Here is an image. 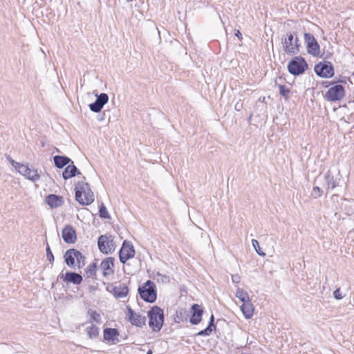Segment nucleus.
I'll list each match as a JSON object with an SVG mask.
<instances>
[{
	"label": "nucleus",
	"instance_id": "603ef678",
	"mask_svg": "<svg viewBox=\"0 0 354 354\" xmlns=\"http://www.w3.org/2000/svg\"><path fill=\"white\" fill-rule=\"evenodd\" d=\"M334 192H336V193H338V189H335Z\"/></svg>",
	"mask_w": 354,
	"mask_h": 354
},
{
	"label": "nucleus",
	"instance_id": "5701e85b",
	"mask_svg": "<svg viewBox=\"0 0 354 354\" xmlns=\"http://www.w3.org/2000/svg\"><path fill=\"white\" fill-rule=\"evenodd\" d=\"M241 310L245 319H249L252 318L254 314V307L250 299L249 301L242 303Z\"/></svg>",
	"mask_w": 354,
	"mask_h": 354
},
{
	"label": "nucleus",
	"instance_id": "a878e982",
	"mask_svg": "<svg viewBox=\"0 0 354 354\" xmlns=\"http://www.w3.org/2000/svg\"><path fill=\"white\" fill-rule=\"evenodd\" d=\"M86 333L89 338L95 339L99 335V328L93 324L86 328Z\"/></svg>",
	"mask_w": 354,
	"mask_h": 354
},
{
	"label": "nucleus",
	"instance_id": "c756f323",
	"mask_svg": "<svg viewBox=\"0 0 354 354\" xmlns=\"http://www.w3.org/2000/svg\"><path fill=\"white\" fill-rule=\"evenodd\" d=\"M97 271V263L94 262L91 264L86 270L87 277H93L96 274Z\"/></svg>",
	"mask_w": 354,
	"mask_h": 354
},
{
	"label": "nucleus",
	"instance_id": "a211bd4d",
	"mask_svg": "<svg viewBox=\"0 0 354 354\" xmlns=\"http://www.w3.org/2000/svg\"><path fill=\"white\" fill-rule=\"evenodd\" d=\"M115 259L113 257H106L100 263V268L102 270V274L104 277L109 276L114 273L113 268L114 267Z\"/></svg>",
	"mask_w": 354,
	"mask_h": 354
},
{
	"label": "nucleus",
	"instance_id": "72a5a7b5",
	"mask_svg": "<svg viewBox=\"0 0 354 354\" xmlns=\"http://www.w3.org/2000/svg\"><path fill=\"white\" fill-rule=\"evenodd\" d=\"M323 193V190L318 186H315L312 191V196L314 198L321 197Z\"/></svg>",
	"mask_w": 354,
	"mask_h": 354
},
{
	"label": "nucleus",
	"instance_id": "4468645a",
	"mask_svg": "<svg viewBox=\"0 0 354 354\" xmlns=\"http://www.w3.org/2000/svg\"><path fill=\"white\" fill-rule=\"evenodd\" d=\"M127 310H128V317L129 322L131 323L132 325L138 326V327H142V326L145 325L146 322V317L140 315V314L136 313L131 307L127 306Z\"/></svg>",
	"mask_w": 354,
	"mask_h": 354
},
{
	"label": "nucleus",
	"instance_id": "864d4df0",
	"mask_svg": "<svg viewBox=\"0 0 354 354\" xmlns=\"http://www.w3.org/2000/svg\"><path fill=\"white\" fill-rule=\"evenodd\" d=\"M102 120V116H100V118L99 119V120Z\"/></svg>",
	"mask_w": 354,
	"mask_h": 354
},
{
	"label": "nucleus",
	"instance_id": "bb28decb",
	"mask_svg": "<svg viewBox=\"0 0 354 354\" xmlns=\"http://www.w3.org/2000/svg\"><path fill=\"white\" fill-rule=\"evenodd\" d=\"M87 313L90 316V319L88 320L89 323H93V322L96 323L101 322V316L98 313H97V311L89 309Z\"/></svg>",
	"mask_w": 354,
	"mask_h": 354
},
{
	"label": "nucleus",
	"instance_id": "e433bc0d",
	"mask_svg": "<svg viewBox=\"0 0 354 354\" xmlns=\"http://www.w3.org/2000/svg\"><path fill=\"white\" fill-rule=\"evenodd\" d=\"M333 297H334L335 299H336L337 300H339V299L343 298V295L342 294V292H341V290H340L339 288H337L333 292Z\"/></svg>",
	"mask_w": 354,
	"mask_h": 354
},
{
	"label": "nucleus",
	"instance_id": "7c9ffc66",
	"mask_svg": "<svg viewBox=\"0 0 354 354\" xmlns=\"http://www.w3.org/2000/svg\"><path fill=\"white\" fill-rule=\"evenodd\" d=\"M78 257H76L77 263L75 264V266H77L79 269L82 268L83 266H84L86 263V258L82 254L81 252L77 250Z\"/></svg>",
	"mask_w": 354,
	"mask_h": 354
},
{
	"label": "nucleus",
	"instance_id": "ddd939ff",
	"mask_svg": "<svg viewBox=\"0 0 354 354\" xmlns=\"http://www.w3.org/2000/svg\"><path fill=\"white\" fill-rule=\"evenodd\" d=\"M96 100L95 102L91 103L88 106L91 111L94 113H99L101 111L104 106L109 101V95L105 93H102L100 95L95 94Z\"/></svg>",
	"mask_w": 354,
	"mask_h": 354
},
{
	"label": "nucleus",
	"instance_id": "473e14b6",
	"mask_svg": "<svg viewBox=\"0 0 354 354\" xmlns=\"http://www.w3.org/2000/svg\"><path fill=\"white\" fill-rule=\"evenodd\" d=\"M252 243L253 248H254L255 251L257 252V253L259 255H260L261 257H265L266 256V253L261 250L258 241H257L255 239H252Z\"/></svg>",
	"mask_w": 354,
	"mask_h": 354
},
{
	"label": "nucleus",
	"instance_id": "b1692460",
	"mask_svg": "<svg viewBox=\"0 0 354 354\" xmlns=\"http://www.w3.org/2000/svg\"><path fill=\"white\" fill-rule=\"evenodd\" d=\"M128 293L129 288L124 283H120L113 288V294L115 297L122 298L126 297Z\"/></svg>",
	"mask_w": 354,
	"mask_h": 354
},
{
	"label": "nucleus",
	"instance_id": "6ab92c4d",
	"mask_svg": "<svg viewBox=\"0 0 354 354\" xmlns=\"http://www.w3.org/2000/svg\"><path fill=\"white\" fill-rule=\"evenodd\" d=\"M104 341L111 342L115 344L120 342L118 339L119 332L118 329L113 328H106L103 330Z\"/></svg>",
	"mask_w": 354,
	"mask_h": 354
},
{
	"label": "nucleus",
	"instance_id": "2f4dec72",
	"mask_svg": "<svg viewBox=\"0 0 354 354\" xmlns=\"http://www.w3.org/2000/svg\"><path fill=\"white\" fill-rule=\"evenodd\" d=\"M214 330H215L214 328H211L207 325V326L205 329L198 332L196 335L203 337L209 336Z\"/></svg>",
	"mask_w": 354,
	"mask_h": 354
},
{
	"label": "nucleus",
	"instance_id": "9b49d317",
	"mask_svg": "<svg viewBox=\"0 0 354 354\" xmlns=\"http://www.w3.org/2000/svg\"><path fill=\"white\" fill-rule=\"evenodd\" d=\"M94 199V194L90 188L88 183L79 181L75 187V199Z\"/></svg>",
	"mask_w": 354,
	"mask_h": 354
},
{
	"label": "nucleus",
	"instance_id": "c03bdc74",
	"mask_svg": "<svg viewBox=\"0 0 354 354\" xmlns=\"http://www.w3.org/2000/svg\"><path fill=\"white\" fill-rule=\"evenodd\" d=\"M234 35L239 39L241 41L242 39V34L241 32L239 30H236L235 31V33H234Z\"/></svg>",
	"mask_w": 354,
	"mask_h": 354
},
{
	"label": "nucleus",
	"instance_id": "39448f33",
	"mask_svg": "<svg viewBox=\"0 0 354 354\" xmlns=\"http://www.w3.org/2000/svg\"><path fill=\"white\" fill-rule=\"evenodd\" d=\"M308 68V64L305 58L301 56H295L288 62V71L293 76L304 74Z\"/></svg>",
	"mask_w": 354,
	"mask_h": 354
},
{
	"label": "nucleus",
	"instance_id": "49530a36",
	"mask_svg": "<svg viewBox=\"0 0 354 354\" xmlns=\"http://www.w3.org/2000/svg\"><path fill=\"white\" fill-rule=\"evenodd\" d=\"M6 158H7V159L8 160V161H9L10 163H11L12 160H13L12 159V158H11L10 156H8Z\"/></svg>",
	"mask_w": 354,
	"mask_h": 354
},
{
	"label": "nucleus",
	"instance_id": "6e6552de",
	"mask_svg": "<svg viewBox=\"0 0 354 354\" xmlns=\"http://www.w3.org/2000/svg\"><path fill=\"white\" fill-rule=\"evenodd\" d=\"M97 246L100 251L105 254L112 253L115 249V243L111 235L102 234L98 237Z\"/></svg>",
	"mask_w": 354,
	"mask_h": 354
},
{
	"label": "nucleus",
	"instance_id": "f8f14e48",
	"mask_svg": "<svg viewBox=\"0 0 354 354\" xmlns=\"http://www.w3.org/2000/svg\"><path fill=\"white\" fill-rule=\"evenodd\" d=\"M135 254L136 251L133 244L127 240L124 241L119 251L120 261L124 264L129 259L133 258Z\"/></svg>",
	"mask_w": 354,
	"mask_h": 354
},
{
	"label": "nucleus",
	"instance_id": "c9c22d12",
	"mask_svg": "<svg viewBox=\"0 0 354 354\" xmlns=\"http://www.w3.org/2000/svg\"><path fill=\"white\" fill-rule=\"evenodd\" d=\"M51 208H56L62 205L64 201H46Z\"/></svg>",
	"mask_w": 354,
	"mask_h": 354
},
{
	"label": "nucleus",
	"instance_id": "5fc2aeb1",
	"mask_svg": "<svg viewBox=\"0 0 354 354\" xmlns=\"http://www.w3.org/2000/svg\"><path fill=\"white\" fill-rule=\"evenodd\" d=\"M102 120V116H100V118L99 119V120Z\"/></svg>",
	"mask_w": 354,
	"mask_h": 354
},
{
	"label": "nucleus",
	"instance_id": "f704fd0d",
	"mask_svg": "<svg viewBox=\"0 0 354 354\" xmlns=\"http://www.w3.org/2000/svg\"><path fill=\"white\" fill-rule=\"evenodd\" d=\"M46 251L47 259L49 261L50 263H53L55 260V257L48 243L46 244Z\"/></svg>",
	"mask_w": 354,
	"mask_h": 354
},
{
	"label": "nucleus",
	"instance_id": "f257e3e1",
	"mask_svg": "<svg viewBox=\"0 0 354 354\" xmlns=\"http://www.w3.org/2000/svg\"><path fill=\"white\" fill-rule=\"evenodd\" d=\"M324 187L326 189V197L328 196L346 199V184L340 174L339 170H328L324 175Z\"/></svg>",
	"mask_w": 354,
	"mask_h": 354
},
{
	"label": "nucleus",
	"instance_id": "ea45409f",
	"mask_svg": "<svg viewBox=\"0 0 354 354\" xmlns=\"http://www.w3.org/2000/svg\"><path fill=\"white\" fill-rule=\"evenodd\" d=\"M232 281L234 283H238L240 282V277L238 274H234L232 276Z\"/></svg>",
	"mask_w": 354,
	"mask_h": 354
},
{
	"label": "nucleus",
	"instance_id": "3c124183",
	"mask_svg": "<svg viewBox=\"0 0 354 354\" xmlns=\"http://www.w3.org/2000/svg\"><path fill=\"white\" fill-rule=\"evenodd\" d=\"M56 151L60 152L59 150L57 148H55Z\"/></svg>",
	"mask_w": 354,
	"mask_h": 354
},
{
	"label": "nucleus",
	"instance_id": "423d86ee",
	"mask_svg": "<svg viewBox=\"0 0 354 354\" xmlns=\"http://www.w3.org/2000/svg\"><path fill=\"white\" fill-rule=\"evenodd\" d=\"M315 74L322 78H330L335 75L333 64L328 61L319 62L314 66Z\"/></svg>",
	"mask_w": 354,
	"mask_h": 354
},
{
	"label": "nucleus",
	"instance_id": "4c0bfd02",
	"mask_svg": "<svg viewBox=\"0 0 354 354\" xmlns=\"http://www.w3.org/2000/svg\"><path fill=\"white\" fill-rule=\"evenodd\" d=\"M208 326H210L211 328H214V330H216V326L214 322V316L213 314H212V315L209 318Z\"/></svg>",
	"mask_w": 354,
	"mask_h": 354
},
{
	"label": "nucleus",
	"instance_id": "20e7f679",
	"mask_svg": "<svg viewBox=\"0 0 354 354\" xmlns=\"http://www.w3.org/2000/svg\"><path fill=\"white\" fill-rule=\"evenodd\" d=\"M140 298L147 303H153L157 299V290L156 284L151 280H147L138 288Z\"/></svg>",
	"mask_w": 354,
	"mask_h": 354
},
{
	"label": "nucleus",
	"instance_id": "c85d7f7f",
	"mask_svg": "<svg viewBox=\"0 0 354 354\" xmlns=\"http://www.w3.org/2000/svg\"><path fill=\"white\" fill-rule=\"evenodd\" d=\"M276 85L277 86L278 88H279V94L283 96L286 100H288V95L290 92V90L289 88H288L285 85H283V84H277Z\"/></svg>",
	"mask_w": 354,
	"mask_h": 354
},
{
	"label": "nucleus",
	"instance_id": "09e8293b",
	"mask_svg": "<svg viewBox=\"0 0 354 354\" xmlns=\"http://www.w3.org/2000/svg\"><path fill=\"white\" fill-rule=\"evenodd\" d=\"M147 354H153L151 350H149L147 352Z\"/></svg>",
	"mask_w": 354,
	"mask_h": 354
},
{
	"label": "nucleus",
	"instance_id": "cd10ccee",
	"mask_svg": "<svg viewBox=\"0 0 354 354\" xmlns=\"http://www.w3.org/2000/svg\"><path fill=\"white\" fill-rule=\"evenodd\" d=\"M99 207V216L102 218H110V215L107 211L105 205L101 203L98 205Z\"/></svg>",
	"mask_w": 354,
	"mask_h": 354
},
{
	"label": "nucleus",
	"instance_id": "393cba45",
	"mask_svg": "<svg viewBox=\"0 0 354 354\" xmlns=\"http://www.w3.org/2000/svg\"><path fill=\"white\" fill-rule=\"evenodd\" d=\"M235 295L242 303L249 301L250 299L248 293L242 288H238Z\"/></svg>",
	"mask_w": 354,
	"mask_h": 354
},
{
	"label": "nucleus",
	"instance_id": "a18cd8bd",
	"mask_svg": "<svg viewBox=\"0 0 354 354\" xmlns=\"http://www.w3.org/2000/svg\"><path fill=\"white\" fill-rule=\"evenodd\" d=\"M334 82V84L335 83H337V82H339V83H344V84H346V80H342V79H339L336 81H333Z\"/></svg>",
	"mask_w": 354,
	"mask_h": 354
},
{
	"label": "nucleus",
	"instance_id": "de8ad7c7",
	"mask_svg": "<svg viewBox=\"0 0 354 354\" xmlns=\"http://www.w3.org/2000/svg\"><path fill=\"white\" fill-rule=\"evenodd\" d=\"M332 55L331 53H329L328 55H326V56L325 57L326 59H328L330 57V56Z\"/></svg>",
	"mask_w": 354,
	"mask_h": 354
},
{
	"label": "nucleus",
	"instance_id": "2eb2a0df",
	"mask_svg": "<svg viewBox=\"0 0 354 354\" xmlns=\"http://www.w3.org/2000/svg\"><path fill=\"white\" fill-rule=\"evenodd\" d=\"M59 277L64 282L74 285H80L83 281L82 276L75 272H66L65 274H59Z\"/></svg>",
	"mask_w": 354,
	"mask_h": 354
},
{
	"label": "nucleus",
	"instance_id": "0eeeda50",
	"mask_svg": "<svg viewBox=\"0 0 354 354\" xmlns=\"http://www.w3.org/2000/svg\"><path fill=\"white\" fill-rule=\"evenodd\" d=\"M11 165L20 174L23 175L26 178L32 180V182L37 181L40 178L37 170L30 168L28 165L19 163L15 160H12Z\"/></svg>",
	"mask_w": 354,
	"mask_h": 354
},
{
	"label": "nucleus",
	"instance_id": "412c9836",
	"mask_svg": "<svg viewBox=\"0 0 354 354\" xmlns=\"http://www.w3.org/2000/svg\"><path fill=\"white\" fill-rule=\"evenodd\" d=\"M79 174H80V171L73 163L67 165L62 171V177L64 180L71 178Z\"/></svg>",
	"mask_w": 354,
	"mask_h": 354
},
{
	"label": "nucleus",
	"instance_id": "9d476101",
	"mask_svg": "<svg viewBox=\"0 0 354 354\" xmlns=\"http://www.w3.org/2000/svg\"><path fill=\"white\" fill-rule=\"evenodd\" d=\"M345 95L344 87L341 84H335L326 92L324 97L328 102H337L341 100Z\"/></svg>",
	"mask_w": 354,
	"mask_h": 354
},
{
	"label": "nucleus",
	"instance_id": "7ed1b4c3",
	"mask_svg": "<svg viewBox=\"0 0 354 354\" xmlns=\"http://www.w3.org/2000/svg\"><path fill=\"white\" fill-rule=\"evenodd\" d=\"M149 325L155 332H159L164 324L165 316L163 310L158 306H153L148 311Z\"/></svg>",
	"mask_w": 354,
	"mask_h": 354
},
{
	"label": "nucleus",
	"instance_id": "dca6fc26",
	"mask_svg": "<svg viewBox=\"0 0 354 354\" xmlns=\"http://www.w3.org/2000/svg\"><path fill=\"white\" fill-rule=\"evenodd\" d=\"M203 309L197 304H194L191 307V317L189 322L193 325H198L202 320Z\"/></svg>",
	"mask_w": 354,
	"mask_h": 354
},
{
	"label": "nucleus",
	"instance_id": "a19ab883",
	"mask_svg": "<svg viewBox=\"0 0 354 354\" xmlns=\"http://www.w3.org/2000/svg\"><path fill=\"white\" fill-rule=\"evenodd\" d=\"M334 84V82L332 81V82H328V81H324V82H322V86L324 88H327L331 85H333Z\"/></svg>",
	"mask_w": 354,
	"mask_h": 354
},
{
	"label": "nucleus",
	"instance_id": "1a4fd4ad",
	"mask_svg": "<svg viewBox=\"0 0 354 354\" xmlns=\"http://www.w3.org/2000/svg\"><path fill=\"white\" fill-rule=\"evenodd\" d=\"M304 39L307 53L313 57L319 56L320 46L314 35L309 32H305L304 35Z\"/></svg>",
	"mask_w": 354,
	"mask_h": 354
},
{
	"label": "nucleus",
	"instance_id": "f03ea898",
	"mask_svg": "<svg viewBox=\"0 0 354 354\" xmlns=\"http://www.w3.org/2000/svg\"><path fill=\"white\" fill-rule=\"evenodd\" d=\"M283 51L290 55L297 54L300 50L301 44L296 32H288L281 38Z\"/></svg>",
	"mask_w": 354,
	"mask_h": 354
},
{
	"label": "nucleus",
	"instance_id": "aec40b11",
	"mask_svg": "<svg viewBox=\"0 0 354 354\" xmlns=\"http://www.w3.org/2000/svg\"><path fill=\"white\" fill-rule=\"evenodd\" d=\"M78 257L77 250L75 248H71L66 250L64 255V259L66 264L71 267H75L76 257Z\"/></svg>",
	"mask_w": 354,
	"mask_h": 354
},
{
	"label": "nucleus",
	"instance_id": "8fccbe9b",
	"mask_svg": "<svg viewBox=\"0 0 354 354\" xmlns=\"http://www.w3.org/2000/svg\"><path fill=\"white\" fill-rule=\"evenodd\" d=\"M251 118H252V115H250L249 118H248V122H250V120H251Z\"/></svg>",
	"mask_w": 354,
	"mask_h": 354
},
{
	"label": "nucleus",
	"instance_id": "4be33fe9",
	"mask_svg": "<svg viewBox=\"0 0 354 354\" xmlns=\"http://www.w3.org/2000/svg\"><path fill=\"white\" fill-rule=\"evenodd\" d=\"M55 166L58 169H62L70 162L73 163L70 158L66 156L56 155L53 156Z\"/></svg>",
	"mask_w": 354,
	"mask_h": 354
},
{
	"label": "nucleus",
	"instance_id": "37998d69",
	"mask_svg": "<svg viewBox=\"0 0 354 354\" xmlns=\"http://www.w3.org/2000/svg\"><path fill=\"white\" fill-rule=\"evenodd\" d=\"M79 203L82 205H91L94 201H77Z\"/></svg>",
	"mask_w": 354,
	"mask_h": 354
},
{
	"label": "nucleus",
	"instance_id": "f3484780",
	"mask_svg": "<svg viewBox=\"0 0 354 354\" xmlns=\"http://www.w3.org/2000/svg\"><path fill=\"white\" fill-rule=\"evenodd\" d=\"M62 236L66 243H75L77 241L76 232L70 225H67L63 228Z\"/></svg>",
	"mask_w": 354,
	"mask_h": 354
},
{
	"label": "nucleus",
	"instance_id": "58836bf2",
	"mask_svg": "<svg viewBox=\"0 0 354 354\" xmlns=\"http://www.w3.org/2000/svg\"><path fill=\"white\" fill-rule=\"evenodd\" d=\"M45 199H63V197L54 194H48Z\"/></svg>",
	"mask_w": 354,
	"mask_h": 354
},
{
	"label": "nucleus",
	"instance_id": "79ce46f5",
	"mask_svg": "<svg viewBox=\"0 0 354 354\" xmlns=\"http://www.w3.org/2000/svg\"><path fill=\"white\" fill-rule=\"evenodd\" d=\"M234 109L236 111H241L243 109V103L236 102L234 105Z\"/></svg>",
	"mask_w": 354,
	"mask_h": 354
}]
</instances>
